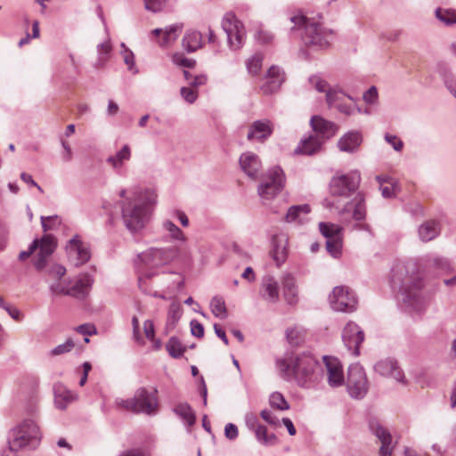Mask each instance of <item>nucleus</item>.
Returning a JSON list of instances; mask_svg holds the SVG:
<instances>
[{
    "instance_id": "obj_1",
    "label": "nucleus",
    "mask_w": 456,
    "mask_h": 456,
    "mask_svg": "<svg viewBox=\"0 0 456 456\" xmlns=\"http://www.w3.org/2000/svg\"><path fill=\"white\" fill-rule=\"evenodd\" d=\"M392 287L398 288L403 301L415 311H420L424 305L423 280L413 262L397 261L391 269Z\"/></svg>"
},
{
    "instance_id": "obj_2",
    "label": "nucleus",
    "mask_w": 456,
    "mask_h": 456,
    "mask_svg": "<svg viewBox=\"0 0 456 456\" xmlns=\"http://www.w3.org/2000/svg\"><path fill=\"white\" fill-rule=\"evenodd\" d=\"M156 202L157 194L151 189L134 193V199H126L122 204V219L126 227L132 232L144 228Z\"/></svg>"
},
{
    "instance_id": "obj_3",
    "label": "nucleus",
    "mask_w": 456,
    "mask_h": 456,
    "mask_svg": "<svg viewBox=\"0 0 456 456\" xmlns=\"http://www.w3.org/2000/svg\"><path fill=\"white\" fill-rule=\"evenodd\" d=\"M277 367L284 378L294 379L301 387H310L317 379L319 362L311 354H291L277 361Z\"/></svg>"
},
{
    "instance_id": "obj_4",
    "label": "nucleus",
    "mask_w": 456,
    "mask_h": 456,
    "mask_svg": "<svg viewBox=\"0 0 456 456\" xmlns=\"http://www.w3.org/2000/svg\"><path fill=\"white\" fill-rule=\"evenodd\" d=\"M290 21L294 24L291 31L303 30L301 38L307 45H314L319 48H325L330 45L333 39L334 32L332 29L324 28L322 23L309 19L302 14L290 17Z\"/></svg>"
},
{
    "instance_id": "obj_5",
    "label": "nucleus",
    "mask_w": 456,
    "mask_h": 456,
    "mask_svg": "<svg viewBox=\"0 0 456 456\" xmlns=\"http://www.w3.org/2000/svg\"><path fill=\"white\" fill-rule=\"evenodd\" d=\"M41 433L32 419H25L9 432L8 444L12 452L23 448L35 449L40 443Z\"/></svg>"
},
{
    "instance_id": "obj_6",
    "label": "nucleus",
    "mask_w": 456,
    "mask_h": 456,
    "mask_svg": "<svg viewBox=\"0 0 456 456\" xmlns=\"http://www.w3.org/2000/svg\"><path fill=\"white\" fill-rule=\"evenodd\" d=\"M158 390L149 391L145 387H139L132 398L117 400V405L134 413L154 415L158 411Z\"/></svg>"
},
{
    "instance_id": "obj_7",
    "label": "nucleus",
    "mask_w": 456,
    "mask_h": 456,
    "mask_svg": "<svg viewBox=\"0 0 456 456\" xmlns=\"http://www.w3.org/2000/svg\"><path fill=\"white\" fill-rule=\"evenodd\" d=\"M188 258H190V252L183 246L152 248L138 255V259L141 262L152 267L166 265L175 259L185 260Z\"/></svg>"
},
{
    "instance_id": "obj_8",
    "label": "nucleus",
    "mask_w": 456,
    "mask_h": 456,
    "mask_svg": "<svg viewBox=\"0 0 456 456\" xmlns=\"http://www.w3.org/2000/svg\"><path fill=\"white\" fill-rule=\"evenodd\" d=\"M361 174L358 170L347 174L337 173L330 182V193L332 197L349 198L358 189Z\"/></svg>"
},
{
    "instance_id": "obj_9",
    "label": "nucleus",
    "mask_w": 456,
    "mask_h": 456,
    "mask_svg": "<svg viewBox=\"0 0 456 456\" xmlns=\"http://www.w3.org/2000/svg\"><path fill=\"white\" fill-rule=\"evenodd\" d=\"M93 278L88 273L79 275L73 285L63 281V282H51L50 289L55 295L71 296L83 298L87 295L92 284Z\"/></svg>"
},
{
    "instance_id": "obj_10",
    "label": "nucleus",
    "mask_w": 456,
    "mask_h": 456,
    "mask_svg": "<svg viewBox=\"0 0 456 456\" xmlns=\"http://www.w3.org/2000/svg\"><path fill=\"white\" fill-rule=\"evenodd\" d=\"M285 183V176L280 167L270 169L265 180L258 186V194L263 201L273 199L281 192Z\"/></svg>"
},
{
    "instance_id": "obj_11",
    "label": "nucleus",
    "mask_w": 456,
    "mask_h": 456,
    "mask_svg": "<svg viewBox=\"0 0 456 456\" xmlns=\"http://www.w3.org/2000/svg\"><path fill=\"white\" fill-rule=\"evenodd\" d=\"M346 387L351 397L363 398L368 392V381L363 368L359 363L351 364L348 368Z\"/></svg>"
},
{
    "instance_id": "obj_12",
    "label": "nucleus",
    "mask_w": 456,
    "mask_h": 456,
    "mask_svg": "<svg viewBox=\"0 0 456 456\" xmlns=\"http://www.w3.org/2000/svg\"><path fill=\"white\" fill-rule=\"evenodd\" d=\"M330 304L334 311L351 313L356 309L358 301L350 288L337 286L330 295Z\"/></svg>"
},
{
    "instance_id": "obj_13",
    "label": "nucleus",
    "mask_w": 456,
    "mask_h": 456,
    "mask_svg": "<svg viewBox=\"0 0 456 456\" xmlns=\"http://www.w3.org/2000/svg\"><path fill=\"white\" fill-rule=\"evenodd\" d=\"M222 28L227 35L228 44L231 49H240L243 45L246 37L243 24L233 13L228 12L223 19Z\"/></svg>"
},
{
    "instance_id": "obj_14",
    "label": "nucleus",
    "mask_w": 456,
    "mask_h": 456,
    "mask_svg": "<svg viewBox=\"0 0 456 456\" xmlns=\"http://www.w3.org/2000/svg\"><path fill=\"white\" fill-rule=\"evenodd\" d=\"M326 102L330 108H336L339 112L348 116L352 115L355 109L361 112V109L356 108L355 99L339 89H329L326 94Z\"/></svg>"
},
{
    "instance_id": "obj_15",
    "label": "nucleus",
    "mask_w": 456,
    "mask_h": 456,
    "mask_svg": "<svg viewBox=\"0 0 456 456\" xmlns=\"http://www.w3.org/2000/svg\"><path fill=\"white\" fill-rule=\"evenodd\" d=\"M66 252L69 262L75 267H78L89 261L91 252L79 239L75 235L69 240L66 246Z\"/></svg>"
},
{
    "instance_id": "obj_16",
    "label": "nucleus",
    "mask_w": 456,
    "mask_h": 456,
    "mask_svg": "<svg viewBox=\"0 0 456 456\" xmlns=\"http://www.w3.org/2000/svg\"><path fill=\"white\" fill-rule=\"evenodd\" d=\"M342 340L354 356L360 354V345L364 340L363 330L354 322H348L342 332Z\"/></svg>"
},
{
    "instance_id": "obj_17",
    "label": "nucleus",
    "mask_w": 456,
    "mask_h": 456,
    "mask_svg": "<svg viewBox=\"0 0 456 456\" xmlns=\"http://www.w3.org/2000/svg\"><path fill=\"white\" fill-rule=\"evenodd\" d=\"M56 247V243L52 235L46 234L43 236L40 240H38V247L39 249L37 258L34 262L35 268L42 272L44 268L46 266L47 259L53 253Z\"/></svg>"
},
{
    "instance_id": "obj_18",
    "label": "nucleus",
    "mask_w": 456,
    "mask_h": 456,
    "mask_svg": "<svg viewBox=\"0 0 456 456\" xmlns=\"http://www.w3.org/2000/svg\"><path fill=\"white\" fill-rule=\"evenodd\" d=\"M374 370L381 376L392 377L398 382L405 383L403 372L395 359L386 358L379 361L374 365Z\"/></svg>"
},
{
    "instance_id": "obj_19",
    "label": "nucleus",
    "mask_w": 456,
    "mask_h": 456,
    "mask_svg": "<svg viewBox=\"0 0 456 456\" xmlns=\"http://www.w3.org/2000/svg\"><path fill=\"white\" fill-rule=\"evenodd\" d=\"M239 163L241 170L250 178L256 179L262 169V163L258 156L251 151L240 155Z\"/></svg>"
},
{
    "instance_id": "obj_20",
    "label": "nucleus",
    "mask_w": 456,
    "mask_h": 456,
    "mask_svg": "<svg viewBox=\"0 0 456 456\" xmlns=\"http://www.w3.org/2000/svg\"><path fill=\"white\" fill-rule=\"evenodd\" d=\"M369 426L371 433L381 443V446L379 448V455L391 456L393 447L391 446L392 436L390 433L376 420L370 421Z\"/></svg>"
},
{
    "instance_id": "obj_21",
    "label": "nucleus",
    "mask_w": 456,
    "mask_h": 456,
    "mask_svg": "<svg viewBox=\"0 0 456 456\" xmlns=\"http://www.w3.org/2000/svg\"><path fill=\"white\" fill-rule=\"evenodd\" d=\"M273 125L270 120H256L250 125L247 139L249 141L256 140L258 142H263L273 134Z\"/></svg>"
},
{
    "instance_id": "obj_22",
    "label": "nucleus",
    "mask_w": 456,
    "mask_h": 456,
    "mask_svg": "<svg viewBox=\"0 0 456 456\" xmlns=\"http://www.w3.org/2000/svg\"><path fill=\"white\" fill-rule=\"evenodd\" d=\"M310 123L313 130L317 133L316 135H318L321 140H323V142L332 137L338 128L335 123L326 120L320 116H314Z\"/></svg>"
},
{
    "instance_id": "obj_23",
    "label": "nucleus",
    "mask_w": 456,
    "mask_h": 456,
    "mask_svg": "<svg viewBox=\"0 0 456 456\" xmlns=\"http://www.w3.org/2000/svg\"><path fill=\"white\" fill-rule=\"evenodd\" d=\"M261 297L269 302L276 303L279 300V286L276 280L271 275H265L263 277L261 281V287L259 290Z\"/></svg>"
},
{
    "instance_id": "obj_24",
    "label": "nucleus",
    "mask_w": 456,
    "mask_h": 456,
    "mask_svg": "<svg viewBox=\"0 0 456 456\" xmlns=\"http://www.w3.org/2000/svg\"><path fill=\"white\" fill-rule=\"evenodd\" d=\"M328 372V382L331 387H339L344 382V375L341 364L337 359L323 357Z\"/></svg>"
},
{
    "instance_id": "obj_25",
    "label": "nucleus",
    "mask_w": 456,
    "mask_h": 456,
    "mask_svg": "<svg viewBox=\"0 0 456 456\" xmlns=\"http://www.w3.org/2000/svg\"><path fill=\"white\" fill-rule=\"evenodd\" d=\"M182 31V26L179 24H174L167 27L165 29L162 28H155L151 31L152 37H159L162 35V37L158 40V44L160 47H167L171 43L175 42L176 38L179 37Z\"/></svg>"
},
{
    "instance_id": "obj_26",
    "label": "nucleus",
    "mask_w": 456,
    "mask_h": 456,
    "mask_svg": "<svg viewBox=\"0 0 456 456\" xmlns=\"http://www.w3.org/2000/svg\"><path fill=\"white\" fill-rule=\"evenodd\" d=\"M442 225L440 221L429 219L423 222L418 229V235L422 242H428L435 240L441 232Z\"/></svg>"
},
{
    "instance_id": "obj_27",
    "label": "nucleus",
    "mask_w": 456,
    "mask_h": 456,
    "mask_svg": "<svg viewBox=\"0 0 456 456\" xmlns=\"http://www.w3.org/2000/svg\"><path fill=\"white\" fill-rule=\"evenodd\" d=\"M362 141V134L359 132L352 131L339 139L338 146L341 151L354 152L359 148Z\"/></svg>"
},
{
    "instance_id": "obj_28",
    "label": "nucleus",
    "mask_w": 456,
    "mask_h": 456,
    "mask_svg": "<svg viewBox=\"0 0 456 456\" xmlns=\"http://www.w3.org/2000/svg\"><path fill=\"white\" fill-rule=\"evenodd\" d=\"M132 152L128 144H125L114 155H110L106 159V163L109 164L112 169L118 172L123 167L125 162L131 159Z\"/></svg>"
},
{
    "instance_id": "obj_29",
    "label": "nucleus",
    "mask_w": 456,
    "mask_h": 456,
    "mask_svg": "<svg viewBox=\"0 0 456 456\" xmlns=\"http://www.w3.org/2000/svg\"><path fill=\"white\" fill-rule=\"evenodd\" d=\"M271 255L278 265L287 257V239L285 236H273L272 239Z\"/></svg>"
},
{
    "instance_id": "obj_30",
    "label": "nucleus",
    "mask_w": 456,
    "mask_h": 456,
    "mask_svg": "<svg viewBox=\"0 0 456 456\" xmlns=\"http://www.w3.org/2000/svg\"><path fill=\"white\" fill-rule=\"evenodd\" d=\"M282 285L285 300L289 305L295 304L297 300V287L295 278L290 273L285 274L282 279Z\"/></svg>"
},
{
    "instance_id": "obj_31",
    "label": "nucleus",
    "mask_w": 456,
    "mask_h": 456,
    "mask_svg": "<svg viewBox=\"0 0 456 456\" xmlns=\"http://www.w3.org/2000/svg\"><path fill=\"white\" fill-rule=\"evenodd\" d=\"M323 142V140H321L318 135H311L301 142L300 145L297 148L296 152L313 155L321 149Z\"/></svg>"
},
{
    "instance_id": "obj_32",
    "label": "nucleus",
    "mask_w": 456,
    "mask_h": 456,
    "mask_svg": "<svg viewBox=\"0 0 456 456\" xmlns=\"http://www.w3.org/2000/svg\"><path fill=\"white\" fill-rule=\"evenodd\" d=\"M183 45L188 53H193L202 45V35L196 30H189L183 38Z\"/></svg>"
},
{
    "instance_id": "obj_33",
    "label": "nucleus",
    "mask_w": 456,
    "mask_h": 456,
    "mask_svg": "<svg viewBox=\"0 0 456 456\" xmlns=\"http://www.w3.org/2000/svg\"><path fill=\"white\" fill-rule=\"evenodd\" d=\"M173 411L184 421L188 427L194 425L196 421V416L190 404L187 403H180L175 405Z\"/></svg>"
},
{
    "instance_id": "obj_34",
    "label": "nucleus",
    "mask_w": 456,
    "mask_h": 456,
    "mask_svg": "<svg viewBox=\"0 0 456 456\" xmlns=\"http://www.w3.org/2000/svg\"><path fill=\"white\" fill-rule=\"evenodd\" d=\"M310 212V207L307 204L291 206L285 216V221L288 223L302 222V215H306Z\"/></svg>"
},
{
    "instance_id": "obj_35",
    "label": "nucleus",
    "mask_w": 456,
    "mask_h": 456,
    "mask_svg": "<svg viewBox=\"0 0 456 456\" xmlns=\"http://www.w3.org/2000/svg\"><path fill=\"white\" fill-rule=\"evenodd\" d=\"M54 395L55 406L60 410H65L68 404L75 399L71 391L61 387L54 389Z\"/></svg>"
},
{
    "instance_id": "obj_36",
    "label": "nucleus",
    "mask_w": 456,
    "mask_h": 456,
    "mask_svg": "<svg viewBox=\"0 0 456 456\" xmlns=\"http://www.w3.org/2000/svg\"><path fill=\"white\" fill-rule=\"evenodd\" d=\"M166 349L169 355L175 359L181 358L186 347L182 344L180 339L176 337H171L166 344Z\"/></svg>"
},
{
    "instance_id": "obj_37",
    "label": "nucleus",
    "mask_w": 456,
    "mask_h": 456,
    "mask_svg": "<svg viewBox=\"0 0 456 456\" xmlns=\"http://www.w3.org/2000/svg\"><path fill=\"white\" fill-rule=\"evenodd\" d=\"M436 18L446 26L456 23V10L438 7L435 12Z\"/></svg>"
},
{
    "instance_id": "obj_38",
    "label": "nucleus",
    "mask_w": 456,
    "mask_h": 456,
    "mask_svg": "<svg viewBox=\"0 0 456 456\" xmlns=\"http://www.w3.org/2000/svg\"><path fill=\"white\" fill-rule=\"evenodd\" d=\"M254 433L257 441L265 446L274 445L278 443L277 436L274 434H268L265 426L260 425Z\"/></svg>"
},
{
    "instance_id": "obj_39",
    "label": "nucleus",
    "mask_w": 456,
    "mask_h": 456,
    "mask_svg": "<svg viewBox=\"0 0 456 456\" xmlns=\"http://www.w3.org/2000/svg\"><path fill=\"white\" fill-rule=\"evenodd\" d=\"M162 227L168 233V236L172 240H178L182 243L186 242V237L184 233L172 221L165 220L162 224Z\"/></svg>"
},
{
    "instance_id": "obj_40",
    "label": "nucleus",
    "mask_w": 456,
    "mask_h": 456,
    "mask_svg": "<svg viewBox=\"0 0 456 456\" xmlns=\"http://www.w3.org/2000/svg\"><path fill=\"white\" fill-rule=\"evenodd\" d=\"M366 217V206L364 197L358 193L354 199L353 218L356 221L364 220Z\"/></svg>"
},
{
    "instance_id": "obj_41",
    "label": "nucleus",
    "mask_w": 456,
    "mask_h": 456,
    "mask_svg": "<svg viewBox=\"0 0 456 456\" xmlns=\"http://www.w3.org/2000/svg\"><path fill=\"white\" fill-rule=\"evenodd\" d=\"M319 229L327 240L336 238L337 236L342 237V228L338 224L321 222Z\"/></svg>"
},
{
    "instance_id": "obj_42",
    "label": "nucleus",
    "mask_w": 456,
    "mask_h": 456,
    "mask_svg": "<svg viewBox=\"0 0 456 456\" xmlns=\"http://www.w3.org/2000/svg\"><path fill=\"white\" fill-rule=\"evenodd\" d=\"M212 314L218 318L225 319L227 317V308L225 302L221 297H214L210 302Z\"/></svg>"
},
{
    "instance_id": "obj_43",
    "label": "nucleus",
    "mask_w": 456,
    "mask_h": 456,
    "mask_svg": "<svg viewBox=\"0 0 456 456\" xmlns=\"http://www.w3.org/2000/svg\"><path fill=\"white\" fill-rule=\"evenodd\" d=\"M439 74L442 77L446 88L456 98V78L454 75L445 66L440 68Z\"/></svg>"
},
{
    "instance_id": "obj_44",
    "label": "nucleus",
    "mask_w": 456,
    "mask_h": 456,
    "mask_svg": "<svg viewBox=\"0 0 456 456\" xmlns=\"http://www.w3.org/2000/svg\"><path fill=\"white\" fill-rule=\"evenodd\" d=\"M286 338L291 346H299L305 339L304 330L297 327L288 328Z\"/></svg>"
},
{
    "instance_id": "obj_45",
    "label": "nucleus",
    "mask_w": 456,
    "mask_h": 456,
    "mask_svg": "<svg viewBox=\"0 0 456 456\" xmlns=\"http://www.w3.org/2000/svg\"><path fill=\"white\" fill-rule=\"evenodd\" d=\"M44 270L50 279L54 280L53 282H63L61 278L66 273V268L64 266L58 264H53L48 267L45 266Z\"/></svg>"
},
{
    "instance_id": "obj_46",
    "label": "nucleus",
    "mask_w": 456,
    "mask_h": 456,
    "mask_svg": "<svg viewBox=\"0 0 456 456\" xmlns=\"http://www.w3.org/2000/svg\"><path fill=\"white\" fill-rule=\"evenodd\" d=\"M120 46L122 48L120 53L128 70L132 71L134 74L138 73V69L135 67L134 53L128 49L124 43H122Z\"/></svg>"
},
{
    "instance_id": "obj_47",
    "label": "nucleus",
    "mask_w": 456,
    "mask_h": 456,
    "mask_svg": "<svg viewBox=\"0 0 456 456\" xmlns=\"http://www.w3.org/2000/svg\"><path fill=\"white\" fill-rule=\"evenodd\" d=\"M75 347L72 338H68L64 343L60 344L49 351V356L55 357L69 353Z\"/></svg>"
},
{
    "instance_id": "obj_48",
    "label": "nucleus",
    "mask_w": 456,
    "mask_h": 456,
    "mask_svg": "<svg viewBox=\"0 0 456 456\" xmlns=\"http://www.w3.org/2000/svg\"><path fill=\"white\" fill-rule=\"evenodd\" d=\"M270 405L280 411H285L289 409V404L284 398V396L279 392H273L269 398Z\"/></svg>"
},
{
    "instance_id": "obj_49",
    "label": "nucleus",
    "mask_w": 456,
    "mask_h": 456,
    "mask_svg": "<svg viewBox=\"0 0 456 456\" xmlns=\"http://www.w3.org/2000/svg\"><path fill=\"white\" fill-rule=\"evenodd\" d=\"M283 82V77L274 79L266 78V82L261 86V91L264 94H272L278 91Z\"/></svg>"
},
{
    "instance_id": "obj_50",
    "label": "nucleus",
    "mask_w": 456,
    "mask_h": 456,
    "mask_svg": "<svg viewBox=\"0 0 456 456\" xmlns=\"http://www.w3.org/2000/svg\"><path fill=\"white\" fill-rule=\"evenodd\" d=\"M379 191H381V195L384 199H393L395 198L397 193L400 191V187L397 182L395 181L391 183L379 186Z\"/></svg>"
},
{
    "instance_id": "obj_51",
    "label": "nucleus",
    "mask_w": 456,
    "mask_h": 456,
    "mask_svg": "<svg viewBox=\"0 0 456 456\" xmlns=\"http://www.w3.org/2000/svg\"><path fill=\"white\" fill-rule=\"evenodd\" d=\"M342 247V237L337 236L333 239H328L326 241V248L329 253L333 256H338L340 254Z\"/></svg>"
},
{
    "instance_id": "obj_52",
    "label": "nucleus",
    "mask_w": 456,
    "mask_h": 456,
    "mask_svg": "<svg viewBox=\"0 0 456 456\" xmlns=\"http://www.w3.org/2000/svg\"><path fill=\"white\" fill-rule=\"evenodd\" d=\"M182 314V308L179 303H172L168 311V325L174 327Z\"/></svg>"
},
{
    "instance_id": "obj_53",
    "label": "nucleus",
    "mask_w": 456,
    "mask_h": 456,
    "mask_svg": "<svg viewBox=\"0 0 456 456\" xmlns=\"http://www.w3.org/2000/svg\"><path fill=\"white\" fill-rule=\"evenodd\" d=\"M97 51L99 54L97 64L102 66L108 61V55L111 51L110 41L99 44L97 45Z\"/></svg>"
},
{
    "instance_id": "obj_54",
    "label": "nucleus",
    "mask_w": 456,
    "mask_h": 456,
    "mask_svg": "<svg viewBox=\"0 0 456 456\" xmlns=\"http://www.w3.org/2000/svg\"><path fill=\"white\" fill-rule=\"evenodd\" d=\"M262 61L263 57L261 54L256 53L254 56H252L248 61H247V69L248 72L252 75H256L261 69L262 67Z\"/></svg>"
},
{
    "instance_id": "obj_55",
    "label": "nucleus",
    "mask_w": 456,
    "mask_h": 456,
    "mask_svg": "<svg viewBox=\"0 0 456 456\" xmlns=\"http://www.w3.org/2000/svg\"><path fill=\"white\" fill-rule=\"evenodd\" d=\"M0 307L4 309L13 320L20 321L22 319L20 310L7 304L3 297H0Z\"/></svg>"
},
{
    "instance_id": "obj_56",
    "label": "nucleus",
    "mask_w": 456,
    "mask_h": 456,
    "mask_svg": "<svg viewBox=\"0 0 456 456\" xmlns=\"http://www.w3.org/2000/svg\"><path fill=\"white\" fill-rule=\"evenodd\" d=\"M255 39L262 45H268L273 40V35L268 30L259 28L255 34Z\"/></svg>"
},
{
    "instance_id": "obj_57",
    "label": "nucleus",
    "mask_w": 456,
    "mask_h": 456,
    "mask_svg": "<svg viewBox=\"0 0 456 456\" xmlns=\"http://www.w3.org/2000/svg\"><path fill=\"white\" fill-rule=\"evenodd\" d=\"M172 59L175 64L184 68H193L196 63L194 60L188 59L182 53L174 54Z\"/></svg>"
},
{
    "instance_id": "obj_58",
    "label": "nucleus",
    "mask_w": 456,
    "mask_h": 456,
    "mask_svg": "<svg viewBox=\"0 0 456 456\" xmlns=\"http://www.w3.org/2000/svg\"><path fill=\"white\" fill-rule=\"evenodd\" d=\"M146 10L157 12L163 9L167 0H143Z\"/></svg>"
},
{
    "instance_id": "obj_59",
    "label": "nucleus",
    "mask_w": 456,
    "mask_h": 456,
    "mask_svg": "<svg viewBox=\"0 0 456 456\" xmlns=\"http://www.w3.org/2000/svg\"><path fill=\"white\" fill-rule=\"evenodd\" d=\"M385 141L389 143L395 151H401L403 148V142L395 134H386Z\"/></svg>"
},
{
    "instance_id": "obj_60",
    "label": "nucleus",
    "mask_w": 456,
    "mask_h": 456,
    "mask_svg": "<svg viewBox=\"0 0 456 456\" xmlns=\"http://www.w3.org/2000/svg\"><path fill=\"white\" fill-rule=\"evenodd\" d=\"M309 82L318 92L327 93L330 89L328 83L317 76L311 77Z\"/></svg>"
},
{
    "instance_id": "obj_61",
    "label": "nucleus",
    "mask_w": 456,
    "mask_h": 456,
    "mask_svg": "<svg viewBox=\"0 0 456 456\" xmlns=\"http://www.w3.org/2000/svg\"><path fill=\"white\" fill-rule=\"evenodd\" d=\"M180 92H181L182 97L188 103H193L196 101L197 97H198L197 92L194 89L191 88V87L183 86V87L181 88Z\"/></svg>"
},
{
    "instance_id": "obj_62",
    "label": "nucleus",
    "mask_w": 456,
    "mask_h": 456,
    "mask_svg": "<svg viewBox=\"0 0 456 456\" xmlns=\"http://www.w3.org/2000/svg\"><path fill=\"white\" fill-rule=\"evenodd\" d=\"M8 236V225L4 222L0 220V251H2L6 247Z\"/></svg>"
},
{
    "instance_id": "obj_63",
    "label": "nucleus",
    "mask_w": 456,
    "mask_h": 456,
    "mask_svg": "<svg viewBox=\"0 0 456 456\" xmlns=\"http://www.w3.org/2000/svg\"><path fill=\"white\" fill-rule=\"evenodd\" d=\"M76 330L82 335L92 336L97 333V330L94 325L90 323H85L77 326Z\"/></svg>"
},
{
    "instance_id": "obj_64",
    "label": "nucleus",
    "mask_w": 456,
    "mask_h": 456,
    "mask_svg": "<svg viewBox=\"0 0 456 456\" xmlns=\"http://www.w3.org/2000/svg\"><path fill=\"white\" fill-rule=\"evenodd\" d=\"M191 335L201 338L204 336V327L196 320H192L190 323Z\"/></svg>"
}]
</instances>
